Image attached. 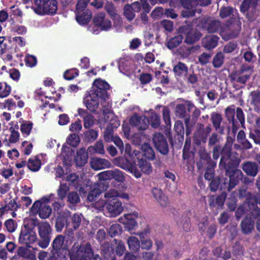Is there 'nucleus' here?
Here are the masks:
<instances>
[{"label":"nucleus","mask_w":260,"mask_h":260,"mask_svg":"<svg viewBox=\"0 0 260 260\" xmlns=\"http://www.w3.org/2000/svg\"><path fill=\"white\" fill-rule=\"evenodd\" d=\"M71 260H101L99 255H94L91 246L87 244L79 246L74 244L69 252Z\"/></svg>","instance_id":"1"},{"label":"nucleus","mask_w":260,"mask_h":260,"mask_svg":"<svg viewBox=\"0 0 260 260\" xmlns=\"http://www.w3.org/2000/svg\"><path fill=\"white\" fill-rule=\"evenodd\" d=\"M107 92H102L101 93L97 91L92 90L89 95L84 99V103L87 109L94 112L98 108L100 104L103 107H106V101L108 99Z\"/></svg>","instance_id":"2"},{"label":"nucleus","mask_w":260,"mask_h":260,"mask_svg":"<svg viewBox=\"0 0 260 260\" xmlns=\"http://www.w3.org/2000/svg\"><path fill=\"white\" fill-rule=\"evenodd\" d=\"M36 7L34 11L38 14H53L56 13L57 7L55 0H35Z\"/></svg>","instance_id":"3"},{"label":"nucleus","mask_w":260,"mask_h":260,"mask_svg":"<svg viewBox=\"0 0 260 260\" xmlns=\"http://www.w3.org/2000/svg\"><path fill=\"white\" fill-rule=\"evenodd\" d=\"M113 163L116 166L130 172L137 178H140L142 176L141 173L137 169L135 164L131 162L127 158L117 157L113 160Z\"/></svg>","instance_id":"4"},{"label":"nucleus","mask_w":260,"mask_h":260,"mask_svg":"<svg viewBox=\"0 0 260 260\" xmlns=\"http://www.w3.org/2000/svg\"><path fill=\"white\" fill-rule=\"evenodd\" d=\"M240 29L241 23L240 21H237L231 25L222 26L220 31V35L223 40H228L237 37Z\"/></svg>","instance_id":"5"},{"label":"nucleus","mask_w":260,"mask_h":260,"mask_svg":"<svg viewBox=\"0 0 260 260\" xmlns=\"http://www.w3.org/2000/svg\"><path fill=\"white\" fill-rule=\"evenodd\" d=\"M37 236L34 230L28 225H24L22 228L19 235V242L20 243L28 245L36 242Z\"/></svg>","instance_id":"6"},{"label":"nucleus","mask_w":260,"mask_h":260,"mask_svg":"<svg viewBox=\"0 0 260 260\" xmlns=\"http://www.w3.org/2000/svg\"><path fill=\"white\" fill-rule=\"evenodd\" d=\"M31 210L35 214L38 213L39 217L42 219L48 218L52 212L51 207L40 200L33 204Z\"/></svg>","instance_id":"7"},{"label":"nucleus","mask_w":260,"mask_h":260,"mask_svg":"<svg viewBox=\"0 0 260 260\" xmlns=\"http://www.w3.org/2000/svg\"><path fill=\"white\" fill-rule=\"evenodd\" d=\"M233 143V139L228 137L226 142L221 151L222 156L220 159L219 167L222 169H226L227 160L231 155V148Z\"/></svg>","instance_id":"8"},{"label":"nucleus","mask_w":260,"mask_h":260,"mask_svg":"<svg viewBox=\"0 0 260 260\" xmlns=\"http://www.w3.org/2000/svg\"><path fill=\"white\" fill-rule=\"evenodd\" d=\"M226 173L229 176V183L228 190H230L233 188L242 179L243 173L240 170L226 168Z\"/></svg>","instance_id":"9"},{"label":"nucleus","mask_w":260,"mask_h":260,"mask_svg":"<svg viewBox=\"0 0 260 260\" xmlns=\"http://www.w3.org/2000/svg\"><path fill=\"white\" fill-rule=\"evenodd\" d=\"M153 141L156 148L162 154L168 153V145L164 136L160 133H156L153 137Z\"/></svg>","instance_id":"10"},{"label":"nucleus","mask_w":260,"mask_h":260,"mask_svg":"<svg viewBox=\"0 0 260 260\" xmlns=\"http://www.w3.org/2000/svg\"><path fill=\"white\" fill-rule=\"evenodd\" d=\"M106 209L110 216L115 217L119 215L123 211L121 203L117 199L109 200L106 206Z\"/></svg>","instance_id":"11"},{"label":"nucleus","mask_w":260,"mask_h":260,"mask_svg":"<svg viewBox=\"0 0 260 260\" xmlns=\"http://www.w3.org/2000/svg\"><path fill=\"white\" fill-rule=\"evenodd\" d=\"M129 123L133 126H135L139 131H144L148 127L146 116H139L134 114L129 119Z\"/></svg>","instance_id":"12"},{"label":"nucleus","mask_w":260,"mask_h":260,"mask_svg":"<svg viewBox=\"0 0 260 260\" xmlns=\"http://www.w3.org/2000/svg\"><path fill=\"white\" fill-rule=\"evenodd\" d=\"M138 216L137 213L124 214L119 219V221L124 224L128 231H130L137 226L136 218Z\"/></svg>","instance_id":"13"},{"label":"nucleus","mask_w":260,"mask_h":260,"mask_svg":"<svg viewBox=\"0 0 260 260\" xmlns=\"http://www.w3.org/2000/svg\"><path fill=\"white\" fill-rule=\"evenodd\" d=\"M182 5L184 10L182 12L183 17L193 16L195 13L197 1L196 0H183Z\"/></svg>","instance_id":"14"},{"label":"nucleus","mask_w":260,"mask_h":260,"mask_svg":"<svg viewBox=\"0 0 260 260\" xmlns=\"http://www.w3.org/2000/svg\"><path fill=\"white\" fill-rule=\"evenodd\" d=\"M93 21L94 24L100 27L102 30H108L112 26L111 22L105 18V15L104 13L97 14L94 17Z\"/></svg>","instance_id":"15"},{"label":"nucleus","mask_w":260,"mask_h":260,"mask_svg":"<svg viewBox=\"0 0 260 260\" xmlns=\"http://www.w3.org/2000/svg\"><path fill=\"white\" fill-rule=\"evenodd\" d=\"M90 167L95 170H99L111 167V164L106 159L93 157L90 160Z\"/></svg>","instance_id":"16"},{"label":"nucleus","mask_w":260,"mask_h":260,"mask_svg":"<svg viewBox=\"0 0 260 260\" xmlns=\"http://www.w3.org/2000/svg\"><path fill=\"white\" fill-rule=\"evenodd\" d=\"M78 112L79 115L83 119V125L85 128H89L93 126L95 119L92 115L82 109H79Z\"/></svg>","instance_id":"17"},{"label":"nucleus","mask_w":260,"mask_h":260,"mask_svg":"<svg viewBox=\"0 0 260 260\" xmlns=\"http://www.w3.org/2000/svg\"><path fill=\"white\" fill-rule=\"evenodd\" d=\"M203 27L209 33H214L218 30H221L222 26L219 21L208 19L204 21Z\"/></svg>","instance_id":"18"},{"label":"nucleus","mask_w":260,"mask_h":260,"mask_svg":"<svg viewBox=\"0 0 260 260\" xmlns=\"http://www.w3.org/2000/svg\"><path fill=\"white\" fill-rule=\"evenodd\" d=\"M219 15L222 18L230 17L233 19L234 22L239 21L237 11L230 7H222L220 10Z\"/></svg>","instance_id":"19"},{"label":"nucleus","mask_w":260,"mask_h":260,"mask_svg":"<svg viewBox=\"0 0 260 260\" xmlns=\"http://www.w3.org/2000/svg\"><path fill=\"white\" fill-rule=\"evenodd\" d=\"M153 197L156 199L161 207H166L169 204L168 197L162 193V191L158 188H154L152 190Z\"/></svg>","instance_id":"20"},{"label":"nucleus","mask_w":260,"mask_h":260,"mask_svg":"<svg viewBox=\"0 0 260 260\" xmlns=\"http://www.w3.org/2000/svg\"><path fill=\"white\" fill-rule=\"evenodd\" d=\"M219 38L216 36H208L202 40V44L204 47L208 50L214 48L218 44Z\"/></svg>","instance_id":"21"},{"label":"nucleus","mask_w":260,"mask_h":260,"mask_svg":"<svg viewBox=\"0 0 260 260\" xmlns=\"http://www.w3.org/2000/svg\"><path fill=\"white\" fill-rule=\"evenodd\" d=\"M211 120L215 130L219 133L222 134L223 127L221 126V123L223 120L221 115L216 112H213L211 114Z\"/></svg>","instance_id":"22"},{"label":"nucleus","mask_w":260,"mask_h":260,"mask_svg":"<svg viewBox=\"0 0 260 260\" xmlns=\"http://www.w3.org/2000/svg\"><path fill=\"white\" fill-rule=\"evenodd\" d=\"M242 169L249 176H255L258 172V167L255 162L247 161L243 165Z\"/></svg>","instance_id":"23"},{"label":"nucleus","mask_w":260,"mask_h":260,"mask_svg":"<svg viewBox=\"0 0 260 260\" xmlns=\"http://www.w3.org/2000/svg\"><path fill=\"white\" fill-rule=\"evenodd\" d=\"M88 154L85 148L80 149L77 152L76 157V162L77 165L82 166L84 165L87 161Z\"/></svg>","instance_id":"24"},{"label":"nucleus","mask_w":260,"mask_h":260,"mask_svg":"<svg viewBox=\"0 0 260 260\" xmlns=\"http://www.w3.org/2000/svg\"><path fill=\"white\" fill-rule=\"evenodd\" d=\"M76 20L81 24L88 23L91 19V14L83 11H76Z\"/></svg>","instance_id":"25"},{"label":"nucleus","mask_w":260,"mask_h":260,"mask_svg":"<svg viewBox=\"0 0 260 260\" xmlns=\"http://www.w3.org/2000/svg\"><path fill=\"white\" fill-rule=\"evenodd\" d=\"M186 34V37L185 42L189 44L197 42L201 37V35L199 31L193 29H191L189 31H187Z\"/></svg>","instance_id":"26"},{"label":"nucleus","mask_w":260,"mask_h":260,"mask_svg":"<svg viewBox=\"0 0 260 260\" xmlns=\"http://www.w3.org/2000/svg\"><path fill=\"white\" fill-rule=\"evenodd\" d=\"M173 71L176 76H186L187 73L188 68L185 64L179 62L176 65L174 66Z\"/></svg>","instance_id":"27"},{"label":"nucleus","mask_w":260,"mask_h":260,"mask_svg":"<svg viewBox=\"0 0 260 260\" xmlns=\"http://www.w3.org/2000/svg\"><path fill=\"white\" fill-rule=\"evenodd\" d=\"M93 86L96 89H93L94 91H98L99 93L102 92H107L106 90L109 89L110 86L109 84L104 80L98 79L94 80Z\"/></svg>","instance_id":"28"},{"label":"nucleus","mask_w":260,"mask_h":260,"mask_svg":"<svg viewBox=\"0 0 260 260\" xmlns=\"http://www.w3.org/2000/svg\"><path fill=\"white\" fill-rule=\"evenodd\" d=\"M149 232L145 231L139 232L137 233V235L139 236L141 239L142 249L148 250L151 248L152 246V242L150 239H145V236Z\"/></svg>","instance_id":"29"},{"label":"nucleus","mask_w":260,"mask_h":260,"mask_svg":"<svg viewBox=\"0 0 260 260\" xmlns=\"http://www.w3.org/2000/svg\"><path fill=\"white\" fill-rule=\"evenodd\" d=\"M39 235L51 236L52 229L48 222L45 221L37 224Z\"/></svg>","instance_id":"30"},{"label":"nucleus","mask_w":260,"mask_h":260,"mask_svg":"<svg viewBox=\"0 0 260 260\" xmlns=\"http://www.w3.org/2000/svg\"><path fill=\"white\" fill-rule=\"evenodd\" d=\"M138 165L141 171L145 174H150L152 172V167L149 162L141 159L138 160Z\"/></svg>","instance_id":"31"},{"label":"nucleus","mask_w":260,"mask_h":260,"mask_svg":"<svg viewBox=\"0 0 260 260\" xmlns=\"http://www.w3.org/2000/svg\"><path fill=\"white\" fill-rule=\"evenodd\" d=\"M141 150L143 155L149 159H153L155 154L152 147L147 143H144L141 146Z\"/></svg>","instance_id":"32"},{"label":"nucleus","mask_w":260,"mask_h":260,"mask_svg":"<svg viewBox=\"0 0 260 260\" xmlns=\"http://www.w3.org/2000/svg\"><path fill=\"white\" fill-rule=\"evenodd\" d=\"M150 111L151 115L148 119H147V124L149 122L152 127L157 128L159 126L160 123V117L152 110H150Z\"/></svg>","instance_id":"33"},{"label":"nucleus","mask_w":260,"mask_h":260,"mask_svg":"<svg viewBox=\"0 0 260 260\" xmlns=\"http://www.w3.org/2000/svg\"><path fill=\"white\" fill-rule=\"evenodd\" d=\"M254 222L247 217L241 223L242 229L244 233L247 234L251 232L254 228Z\"/></svg>","instance_id":"34"},{"label":"nucleus","mask_w":260,"mask_h":260,"mask_svg":"<svg viewBox=\"0 0 260 260\" xmlns=\"http://www.w3.org/2000/svg\"><path fill=\"white\" fill-rule=\"evenodd\" d=\"M127 243L130 250L136 252L139 249L140 242L136 237H129L127 239Z\"/></svg>","instance_id":"35"},{"label":"nucleus","mask_w":260,"mask_h":260,"mask_svg":"<svg viewBox=\"0 0 260 260\" xmlns=\"http://www.w3.org/2000/svg\"><path fill=\"white\" fill-rule=\"evenodd\" d=\"M27 164L29 170L33 172H36L40 169L41 162L39 159L35 157L29 158Z\"/></svg>","instance_id":"36"},{"label":"nucleus","mask_w":260,"mask_h":260,"mask_svg":"<svg viewBox=\"0 0 260 260\" xmlns=\"http://www.w3.org/2000/svg\"><path fill=\"white\" fill-rule=\"evenodd\" d=\"M249 209L253 217L257 219L256 228L257 230L260 231V208H256L255 205L252 204L251 207L249 206Z\"/></svg>","instance_id":"37"},{"label":"nucleus","mask_w":260,"mask_h":260,"mask_svg":"<svg viewBox=\"0 0 260 260\" xmlns=\"http://www.w3.org/2000/svg\"><path fill=\"white\" fill-rule=\"evenodd\" d=\"M70 190L69 186L65 183H61L57 190L58 198L63 200L66 197L68 192Z\"/></svg>","instance_id":"38"},{"label":"nucleus","mask_w":260,"mask_h":260,"mask_svg":"<svg viewBox=\"0 0 260 260\" xmlns=\"http://www.w3.org/2000/svg\"><path fill=\"white\" fill-rule=\"evenodd\" d=\"M68 226L67 217L63 215H59L56 219L55 228L58 232H60L64 225Z\"/></svg>","instance_id":"39"},{"label":"nucleus","mask_w":260,"mask_h":260,"mask_svg":"<svg viewBox=\"0 0 260 260\" xmlns=\"http://www.w3.org/2000/svg\"><path fill=\"white\" fill-rule=\"evenodd\" d=\"M259 0H244L241 6V11L245 12L249 8H254L258 4Z\"/></svg>","instance_id":"40"},{"label":"nucleus","mask_w":260,"mask_h":260,"mask_svg":"<svg viewBox=\"0 0 260 260\" xmlns=\"http://www.w3.org/2000/svg\"><path fill=\"white\" fill-rule=\"evenodd\" d=\"M40 239L38 241V245L42 248H46L49 245L51 236L39 235Z\"/></svg>","instance_id":"41"},{"label":"nucleus","mask_w":260,"mask_h":260,"mask_svg":"<svg viewBox=\"0 0 260 260\" xmlns=\"http://www.w3.org/2000/svg\"><path fill=\"white\" fill-rule=\"evenodd\" d=\"M183 37L181 35L172 38L168 43V47L170 49L174 48L179 45L182 42Z\"/></svg>","instance_id":"42"},{"label":"nucleus","mask_w":260,"mask_h":260,"mask_svg":"<svg viewBox=\"0 0 260 260\" xmlns=\"http://www.w3.org/2000/svg\"><path fill=\"white\" fill-rule=\"evenodd\" d=\"M204 126L200 125L199 129L194 133V139H196V143L199 144L201 141L205 142L206 139V136H205L204 133Z\"/></svg>","instance_id":"43"},{"label":"nucleus","mask_w":260,"mask_h":260,"mask_svg":"<svg viewBox=\"0 0 260 260\" xmlns=\"http://www.w3.org/2000/svg\"><path fill=\"white\" fill-rule=\"evenodd\" d=\"M11 87L6 83L0 82V98L7 97L10 93Z\"/></svg>","instance_id":"44"},{"label":"nucleus","mask_w":260,"mask_h":260,"mask_svg":"<svg viewBox=\"0 0 260 260\" xmlns=\"http://www.w3.org/2000/svg\"><path fill=\"white\" fill-rule=\"evenodd\" d=\"M145 137V135L144 134L143 132L135 133L132 136L131 140L134 145L138 146L141 144Z\"/></svg>","instance_id":"45"},{"label":"nucleus","mask_w":260,"mask_h":260,"mask_svg":"<svg viewBox=\"0 0 260 260\" xmlns=\"http://www.w3.org/2000/svg\"><path fill=\"white\" fill-rule=\"evenodd\" d=\"M107 118V119L110 118V120L108 121V127L112 129L117 128L120 125L119 121L117 117L114 116L113 113H109Z\"/></svg>","instance_id":"46"},{"label":"nucleus","mask_w":260,"mask_h":260,"mask_svg":"<svg viewBox=\"0 0 260 260\" xmlns=\"http://www.w3.org/2000/svg\"><path fill=\"white\" fill-rule=\"evenodd\" d=\"M252 102L254 106L255 110L260 113V92L254 91L251 93Z\"/></svg>","instance_id":"47"},{"label":"nucleus","mask_w":260,"mask_h":260,"mask_svg":"<svg viewBox=\"0 0 260 260\" xmlns=\"http://www.w3.org/2000/svg\"><path fill=\"white\" fill-rule=\"evenodd\" d=\"M98 136V132L93 129H90L84 133V138L88 142L94 141Z\"/></svg>","instance_id":"48"},{"label":"nucleus","mask_w":260,"mask_h":260,"mask_svg":"<svg viewBox=\"0 0 260 260\" xmlns=\"http://www.w3.org/2000/svg\"><path fill=\"white\" fill-rule=\"evenodd\" d=\"M64 241V236L62 235L57 236L52 242L53 248L56 250H60L62 247Z\"/></svg>","instance_id":"49"},{"label":"nucleus","mask_w":260,"mask_h":260,"mask_svg":"<svg viewBox=\"0 0 260 260\" xmlns=\"http://www.w3.org/2000/svg\"><path fill=\"white\" fill-rule=\"evenodd\" d=\"M175 114L179 118H184L186 114L185 105L183 104H177L175 109Z\"/></svg>","instance_id":"50"},{"label":"nucleus","mask_w":260,"mask_h":260,"mask_svg":"<svg viewBox=\"0 0 260 260\" xmlns=\"http://www.w3.org/2000/svg\"><path fill=\"white\" fill-rule=\"evenodd\" d=\"M112 179L119 182H123L125 180L124 173L118 169L112 170Z\"/></svg>","instance_id":"51"},{"label":"nucleus","mask_w":260,"mask_h":260,"mask_svg":"<svg viewBox=\"0 0 260 260\" xmlns=\"http://www.w3.org/2000/svg\"><path fill=\"white\" fill-rule=\"evenodd\" d=\"M80 142V138L76 134H72L69 136L67 143L72 147L77 146Z\"/></svg>","instance_id":"52"},{"label":"nucleus","mask_w":260,"mask_h":260,"mask_svg":"<svg viewBox=\"0 0 260 260\" xmlns=\"http://www.w3.org/2000/svg\"><path fill=\"white\" fill-rule=\"evenodd\" d=\"M235 113V109L231 107H229L225 110V116L228 120L232 122L233 127L236 125L234 118Z\"/></svg>","instance_id":"53"},{"label":"nucleus","mask_w":260,"mask_h":260,"mask_svg":"<svg viewBox=\"0 0 260 260\" xmlns=\"http://www.w3.org/2000/svg\"><path fill=\"white\" fill-rule=\"evenodd\" d=\"M224 61V56L221 52H219L214 57L213 65L215 68L220 67Z\"/></svg>","instance_id":"54"},{"label":"nucleus","mask_w":260,"mask_h":260,"mask_svg":"<svg viewBox=\"0 0 260 260\" xmlns=\"http://www.w3.org/2000/svg\"><path fill=\"white\" fill-rule=\"evenodd\" d=\"M135 12L132 10V8L129 5H125L123 8V14L126 19L129 20H132L135 17Z\"/></svg>","instance_id":"55"},{"label":"nucleus","mask_w":260,"mask_h":260,"mask_svg":"<svg viewBox=\"0 0 260 260\" xmlns=\"http://www.w3.org/2000/svg\"><path fill=\"white\" fill-rule=\"evenodd\" d=\"M171 111L168 107H164L162 111V118L165 124L167 125H171L170 118Z\"/></svg>","instance_id":"56"},{"label":"nucleus","mask_w":260,"mask_h":260,"mask_svg":"<svg viewBox=\"0 0 260 260\" xmlns=\"http://www.w3.org/2000/svg\"><path fill=\"white\" fill-rule=\"evenodd\" d=\"M10 131L11 134L9 138V142L11 143H15L19 140V133L12 127L10 128Z\"/></svg>","instance_id":"57"},{"label":"nucleus","mask_w":260,"mask_h":260,"mask_svg":"<svg viewBox=\"0 0 260 260\" xmlns=\"http://www.w3.org/2000/svg\"><path fill=\"white\" fill-rule=\"evenodd\" d=\"M4 225L10 233L14 232L17 228V224L12 219L7 220L4 223Z\"/></svg>","instance_id":"58"},{"label":"nucleus","mask_w":260,"mask_h":260,"mask_svg":"<svg viewBox=\"0 0 260 260\" xmlns=\"http://www.w3.org/2000/svg\"><path fill=\"white\" fill-rule=\"evenodd\" d=\"M199 49V46H195L190 48H187L185 49H181L180 53L182 56L185 58L187 57L191 53L195 52Z\"/></svg>","instance_id":"59"},{"label":"nucleus","mask_w":260,"mask_h":260,"mask_svg":"<svg viewBox=\"0 0 260 260\" xmlns=\"http://www.w3.org/2000/svg\"><path fill=\"white\" fill-rule=\"evenodd\" d=\"M121 232V227L117 223L113 224L109 230V234L111 237H114Z\"/></svg>","instance_id":"60"},{"label":"nucleus","mask_w":260,"mask_h":260,"mask_svg":"<svg viewBox=\"0 0 260 260\" xmlns=\"http://www.w3.org/2000/svg\"><path fill=\"white\" fill-rule=\"evenodd\" d=\"M80 198L76 192H71L68 196V201L73 204H77L80 202Z\"/></svg>","instance_id":"61"},{"label":"nucleus","mask_w":260,"mask_h":260,"mask_svg":"<svg viewBox=\"0 0 260 260\" xmlns=\"http://www.w3.org/2000/svg\"><path fill=\"white\" fill-rule=\"evenodd\" d=\"M112 170L101 172L98 175L99 179L101 180H107L112 179Z\"/></svg>","instance_id":"62"},{"label":"nucleus","mask_w":260,"mask_h":260,"mask_svg":"<svg viewBox=\"0 0 260 260\" xmlns=\"http://www.w3.org/2000/svg\"><path fill=\"white\" fill-rule=\"evenodd\" d=\"M82 217L81 215L78 214H74L72 217V221L73 226L75 230L77 229L81 223Z\"/></svg>","instance_id":"63"},{"label":"nucleus","mask_w":260,"mask_h":260,"mask_svg":"<svg viewBox=\"0 0 260 260\" xmlns=\"http://www.w3.org/2000/svg\"><path fill=\"white\" fill-rule=\"evenodd\" d=\"M82 126L80 120H77L73 123L70 126V131L73 132L79 133L82 129Z\"/></svg>","instance_id":"64"}]
</instances>
